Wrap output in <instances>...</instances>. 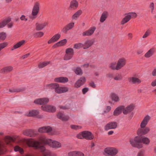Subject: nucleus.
Returning a JSON list of instances; mask_svg holds the SVG:
<instances>
[{"label":"nucleus","instance_id":"nucleus-1","mask_svg":"<svg viewBox=\"0 0 156 156\" xmlns=\"http://www.w3.org/2000/svg\"><path fill=\"white\" fill-rule=\"evenodd\" d=\"M150 142V139L146 137H143L141 138L138 136H136L133 139H131L130 141V142L132 146L135 147L140 149L143 147V144L148 145Z\"/></svg>","mask_w":156,"mask_h":156},{"label":"nucleus","instance_id":"nucleus-2","mask_svg":"<svg viewBox=\"0 0 156 156\" xmlns=\"http://www.w3.org/2000/svg\"><path fill=\"white\" fill-rule=\"evenodd\" d=\"M44 88L46 89L54 90L55 92L58 94L66 93L68 91L69 88L66 87H61L56 83L48 84L44 86Z\"/></svg>","mask_w":156,"mask_h":156},{"label":"nucleus","instance_id":"nucleus-3","mask_svg":"<svg viewBox=\"0 0 156 156\" xmlns=\"http://www.w3.org/2000/svg\"><path fill=\"white\" fill-rule=\"evenodd\" d=\"M39 140L41 143L48 145L53 148H58L61 147V144L56 141L51 139H47L45 137L42 136L40 137Z\"/></svg>","mask_w":156,"mask_h":156},{"label":"nucleus","instance_id":"nucleus-4","mask_svg":"<svg viewBox=\"0 0 156 156\" xmlns=\"http://www.w3.org/2000/svg\"><path fill=\"white\" fill-rule=\"evenodd\" d=\"M26 142L29 147H33L36 149H39L42 152L46 150L44 146L41 145V143L37 141L28 139L26 140Z\"/></svg>","mask_w":156,"mask_h":156},{"label":"nucleus","instance_id":"nucleus-5","mask_svg":"<svg viewBox=\"0 0 156 156\" xmlns=\"http://www.w3.org/2000/svg\"><path fill=\"white\" fill-rule=\"evenodd\" d=\"M137 16V14L135 12H129L126 14L124 17L122 19L121 22V24L123 25L128 21L131 18H135Z\"/></svg>","mask_w":156,"mask_h":156},{"label":"nucleus","instance_id":"nucleus-6","mask_svg":"<svg viewBox=\"0 0 156 156\" xmlns=\"http://www.w3.org/2000/svg\"><path fill=\"white\" fill-rule=\"evenodd\" d=\"M40 3L37 2H36L34 4L31 12V15L34 18L37 17L40 11Z\"/></svg>","mask_w":156,"mask_h":156},{"label":"nucleus","instance_id":"nucleus-7","mask_svg":"<svg viewBox=\"0 0 156 156\" xmlns=\"http://www.w3.org/2000/svg\"><path fill=\"white\" fill-rule=\"evenodd\" d=\"M118 152V149L113 147H106L105 149L104 150V154L112 156H115Z\"/></svg>","mask_w":156,"mask_h":156},{"label":"nucleus","instance_id":"nucleus-8","mask_svg":"<svg viewBox=\"0 0 156 156\" xmlns=\"http://www.w3.org/2000/svg\"><path fill=\"white\" fill-rule=\"evenodd\" d=\"M74 50L72 48H69L66 51V54L64 57L65 60H69L71 59L74 55Z\"/></svg>","mask_w":156,"mask_h":156},{"label":"nucleus","instance_id":"nucleus-9","mask_svg":"<svg viewBox=\"0 0 156 156\" xmlns=\"http://www.w3.org/2000/svg\"><path fill=\"white\" fill-rule=\"evenodd\" d=\"M39 111L37 110H31L25 113V115L29 117H36L38 118L42 117L39 115Z\"/></svg>","mask_w":156,"mask_h":156},{"label":"nucleus","instance_id":"nucleus-10","mask_svg":"<svg viewBox=\"0 0 156 156\" xmlns=\"http://www.w3.org/2000/svg\"><path fill=\"white\" fill-rule=\"evenodd\" d=\"M41 109L43 111L49 112H53L56 111V108L55 106L49 105H42Z\"/></svg>","mask_w":156,"mask_h":156},{"label":"nucleus","instance_id":"nucleus-11","mask_svg":"<svg viewBox=\"0 0 156 156\" xmlns=\"http://www.w3.org/2000/svg\"><path fill=\"white\" fill-rule=\"evenodd\" d=\"M49 99L46 97L36 99L34 101V103L37 104L42 105L48 103L49 101Z\"/></svg>","mask_w":156,"mask_h":156},{"label":"nucleus","instance_id":"nucleus-12","mask_svg":"<svg viewBox=\"0 0 156 156\" xmlns=\"http://www.w3.org/2000/svg\"><path fill=\"white\" fill-rule=\"evenodd\" d=\"M150 128L148 127L144 128H140L137 130V133L139 136H142L147 134L150 131Z\"/></svg>","mask_w":156,"mask_h":156},{"label":"nucleus","instance_id":"nucleus-13","mask_svg":"<svg viewBox=\"0 0 156 156\" xmlns=\"http://www.w3.org/2000/svg\"><path fill=\"white\" fill-rule=\"evenodd\" d=\"M117 123L115 122H112L107 124L105 127V130H108L111 129H115L117 128Z\"/></svg>","mask_w":156,"mask_h":156},{"label":"nucleus","instance_id":"nucleus-14","mask_svg":"<svg viewBox=\"0 0 156 156\" xmlns=\"http://www.w3.org/2000/svg\"><path fill=\"white\" fill-rule=\"evenodd\" d=\"M86 81L84 77H81L74 84V87L75 88H78L82 85Z\"/></svg>","mask_w":156,"mask_h":156},{"label":"nucleus","instance_id":"nucleus-15","mask_svg":"<svg viewBox=\"0 0 156 156\" xmlns=\"http://www.w3.org/2000/svg\"><path fill=\"white\" fill-rule=\"evenodd\" d=\"M126 63V60L125 58H119L117 63L118 70L124 67Z\"/></svg>","mask_w":156,"mask_h":156},{"label":"nucleus","instance_id":"nucleus-16","mask_svg":"<svg viewBox=\"0 0 156 156\" xmlns=\"http://www.w3.org/2000/svg\"><path fill=\"white\" fill-rule=\"evenodd\" d=\"M96 29L95 27H91L88 30L83 32L82 34V35L83 36H90L93 34Z\"/></svg>","mask_w":156,"mask_h":156},{"label":"nucleus","instance_id":"nucleus-17","mask_svg":"<svg viewBox=\"0 0 156 156\" xmlns=\"http://www.w3.org/2000/svg\"><path fill=\"white\" fill-rule=\"evenodd\" d=\"M150 119V117L148 115L145 116L141 122L140 125V127L141 128H145L147 125Z\"/></svg>","mask_w":156,"mask_h":156},{"label":"nucleus","instance_id":"nucleus-18","mask_svg":"<svg viewBox=\"0 0 156 156\" xmlns=\"http://www.w3.org/2000/svg\"><path fill=\"white\" fill-rule=\"evenodd\" d=\"M61 36L60 33H57L54 35L48 41L49 44L56 42L59 40Z\"/></svg>","mask_w":156,"mask_h":156},{"label":"nucleus","instance_id":"nucleus-19","mask_svg":"<svg viewBox=\"0 0 156 156\" xmlns=\"http://www.w3.org/2000/svg\"><path fill=\"white\" fill-rule=\"evenodd\" d=\"M48 22H44L42 23H37L36 24V29L37 30H43L46 26L48 25Z\"/></svg>","mask_w":156,"mask_h":156},{"label":"nucleus","instance_id":"nucleus-20","mask_svg":"<svg viewBox=\"0 0 156 156\" xmlns=\"http://www.w3.org/2000/svg\"><path fill=\"white\" fill-rule=\"evenodd\" d=\"M68 156H85L84 153L80 151H75L69 152Z\"/></svg>","mask_w":156,"mask_h":156},{"label":"nucleus","instance_id":"nucleus-21","mask_svg":"<svg viewBox=\"0 0 156 156\" xmlns=\"http://www.w3.org/2000/svg\"><path fill=\"white\" fill-rule=\"evenodd\" d=\"M74 26V23H70L67 25L62 30V31L64 33H67V31L73 28Z\"/></svg>","mask_w":156,"mask_h":156},{"label":"nucleus","instance_id":"nucleus-22","mask_svg":"<svg viewBox=\"0 0 156 156\" xmlns=\"http://www.w3.org/2000/svg\"><path fill=\"white\" fill-rule=\"evenodd\" d=\"M134 106L133 105H130L127 106L125 108L123 106V112L125 115L128 114L132 111L134 108Z\"/></svg>","mask_w":156,"mask_h":156},{"label":"nucleus","instance_id":"nucleus-23","mask_svg":"<svg viewBox=\"0 0 156 156\" xmlns=\"http://www.w3.org/2000/svg\"><path fill=\"white\" fill-rule=\"evenodd\" d=\"M94 40H87L83 44V48L87 49L89 48L94 43Z\"/></svg>","mask_w":156,"mask_h":156},{"label":"nucleus","instance_id":"nucleus-24","mask_svg":"<svg viewBox=\"0 0 156 156\" xmlns=\"http://www.w3.org/2000/svg\"><path fill=\"white\" fill-rule=\"evenodd\" d=\"M84 138L87 140H91L94 138V136L90 132L88 131H83Z\"/></svg>","mask_w":156,"mask_h":156},{"label":"nucleus","instance_id":"nucleus-25","mask_svg":"<svg viewBox=\"0 0 156 156\" xmlns=\"http://www.w3.org/2000/svg\"><path fill=\"white\" fill-rule=\"evenodd\" d=\"M68 79L67 77H60L54 79V81L56 82L62 83H65L68 81Z\"/></svg>","mask_w":156,"mask_h":156},{"label":"nucleus","instance_id":"nucleus-26","mask_svg":"<svg viewBox=\"0 0 156 156\" xmlns=\"http://www.w3.org/2000/svg\"><path fill=\"white\" fill-rule=\"evenodd\" d=\"M52 130L51 127L49 126H44L40 128L38 131L40 133H49Z\"/></svg>","mask_w":156,"mask_h":156},{"label":"nucleus","instance_id":"nucleus-27","mask_svg":"<svg viewBox=\"0 0 156 156\" xmlns=\"http://www.w3.org/2000/svg\"><path fill=\"white\" fill-rule=\"evenodd\" d=\"M25 41L24 40H23L18 42L13 45V47L11 48V50L13 51L14 49H16L20 48L23 45L25 44Z\"/></svg>","mask_w":156,"mask_h":156},{"label":"nucleus","instance_id":"nucleus-28","mask_svg":"<svg viewBox=\"0 0 156 156\" xmlns=\"http://www.w3.org/2000/svg\"><path fill=\"white\" fill-rule=\"evenodd\" d=\"M123 106H121L116 108L114 110L113 114L114 116H118L123 112Z\"/></svg>","mask_w":156,"mask_h":156},{"label":"nucleus","instance_id":"nucleus-29","mask_svg":"<svg viewBox=\"0 0 156 156\" xmlns=\"http://www.w3.org/2000/svg\"><path fill=\"white\" fill-rule=\"evenodd\" d=\"M78 6V2L76 0H73L70 2L69 8L70 9L74 10L76 9Z\"/></svg>","mask_w":156,"mask_h":156},{"label":"nucleus","instance_id":"nucleus-30","mask_svg":"<svg viewBox=\"0 0 156 156\" xmlns=\"http://www.w3.org/2000/svg\"><path fill=\"white\" fill-rule=\"evenodd\" d=\"M57 116L58 118L63 121H66L69 119L68 116L64 115L61 112H59Z\"/></svg>","mask_w":156,"mask_h":156},{"label":"nucleus","instance_id":"nucleus-31","mask_svg":"<svg viewBox=\"0 0 156 156\" xmlns=\"http://www.w3.org/2000/svg\"><path fill=\"white\" fill-rule=\"evenodd\" d=\"M67 42L66 39H64L55 44L53 46V48H56L61 46L65 45Z\"/></svg>","mask_w":156,"mask_h":156},{"label":"nucleus","instance_id":"nucleus-32","mask_svg":"<svg viewBox=\"0 0 156 156\" xmlns=\"http://www.w3.org/2000/svg\"><path fill=\"white\" fill-rule=\"evenodd\" d=\"M155 49L154 48H151L145 54L144 56L147 58H149L151 57L154 53L155 52Z\"/></svg>","mask_w":156,"mask_h":156},{"label":"nucleus","instance_id":"nucleus-33","mask_svg":"<svg viewBox=\"0 0 156 156\" xmlns=\"http://www.w3.org/2000/svg\"><path fill=\"white\" fill-rule=\"evenodd\" d=\"M129 81L130 82L134 84L139 83L141 82V80L139 78L135 77H132L129 78Z\"/></svg>","mask_w":156,"mask_h":156},{"label":"nucleus","instance_id":"nucleus-34","mask_svg":"<svg viewBox=\"0 0 156 156\" xmlns=\"http://www.w3.org/2000/svg\"><path fill=\"white\" fill-rule=\"evenodd\" d=\"M110 98L112 101L114 102L119 101L120 99L119 96L116 94L114 93H112L110 95Z\"/></svg>","mask_w":156,"mask_h":156},{"label":"nucleus","instance_id":"nucleus-35","mask_svg":"<svg viewBox=\"0 0 156 156\" xmlns=\"http://www.w3.org/2000/svg\"><path fill=\"white\" fill-rule=\"evenodd\" d=\"M108 15L107 12H104L102 13L100 19V21L101 23L104 22L107 18Z\"/></svg>","mask_w":156,"mask_h":156},{"label":"nucleus","instance_id":"nucleus-36","mask_svg":"<svg viewBox=\"0 0 156 156\" xmlns=\"http://www.w3.org/2000/svg\"><path fill=\"white\" fill-rule=\"evenodd\" d=\"M82 13V11L79 10L75 13L72 16L73 20H76L81 15Z\"/></svg>","mask_w":156,"mask_h":156},{"label":"nucleus","instance_id":"nucleus-37","mask_svg":"<svg viewBox=\"0 0 156 156\" xmlns=\"http://www.w3.org/2000/svg\"><path fill=\"white\" fill-rule=\"evenodd\" d=\"M13 69V67L10 66H6L1 70V72L5 73L11 71Z\"/></svg>","mask_w":156,"mask_h":156},{"label":"nucleus","instance_id":"nucleus-38","mask_svg":"<svg viewBox=\"0 0 156 156\" xmlns=\"http://www.w3.org/2000/svg\"><path fill=\"white\" fill-rule=\"evenodd\" d=\"M24 89L23 88H13L9 89V91L11 92H20L23 91Z\"/></svg>","mask_w":156,"mask_h":156},{"label":"nucleus","instance_id":"nucleus-39","mask_svg":"<svg viewBox=\"0 0 156 156\" xmlns=\"http://www.w3.org/2000/svg\"><path fill=\"white\" fill-rule=\"evenodd\" d=\"M110 67L114 70H118L117 65L115 62H112L110 64Z\"/></svg>","mask_w":156,"mask_h":156},{"label":"nucleus","instance_id":"nucleus-40","mask_svg":"<svg viewBox=\"0 0 156 156\" xmlns=\"http://www.w3.org/2000/svg\"><path fill=\"white\" fill-rule=\"evenodd\" d=\"M33 131L29 130L25 131L23 132V134L25 136L31 137L33 136Z\"/></svg>","mask_w":156,"mask_h":156},{"label":"nucleus","instance_id":"nucleus-41","mask_svg":"<svg viewBox=\"0 0 156 156\" xmlns=\"http://www.w3.org/2000/svg\"><path fill=\"white\" fill-rule=\"evenodd\" d=\"M50 63L49 61L44 62L40 63L38 65V67L40 68H42L46 66Z\"/></svg>","mask_w":156,"mask_h":156},{"label":"nucleus","instance_id":"nucleus-42","mask_svg":"<svg viewBox=\"0 0 156 156\" xmlns=\"http://www.w3.org/2000/svg\"><path fill=\"white\" fill-rule=\"evenodd\" d=\"M149 7L150 9L151 13H153L155 9V5L154 3L153 2H150Z\"/></svg>","mask_w":156,"mask_h":156},{"label":"nucleus","instance_id":"nucleus-43","mask_svg":"<svg viewBox=\"0 0 156 156\" xmlns=\"http://www.w3.org/2000/svg\"><path fill=\"white\" fill-rule=\"evenodd\" d=\"M74 71L77 75H81L83 73L82 70L80 68H76L74 69Z\"/></svg>","mask_w":156,"mask_h":156},{"label":"nucleus","instance_id":"nucleus-44","mask_svg":"<svg viewBox=\"0 0 156 156\" xmlns=\"http://www.w3.org/2000/svg\"><path fill=\"white\" fill-rule=\"evenodd\" d=\"M73 48L76 49H79L81 48H83V44L82 43L76 44L74 45Z\"/></svg>","mask_w":156,"mask_h":156},{"label":"nucleus","instance_id":"nucleus-45","mask_svg":"<svg viewBox=\"0 0 156 156\" xmlns=\"http://www.w3.org/2000/svg\"><path fill=\"white\" fill-rule=\"evenodd\" d=\"M5 142L7 144H8L9 142L13 140V138L9 136H6L4 139Z\"/></svg>","mask_w":156,"mask_h":156},{"label":"nucleus","instance_id":"nucleus-46","mask_svg":"<svg viewBox=\"0 0 156 156\" xmlns=\"http://www.w3.org/2000/svg\"><path fill=\"white\" fill-rule=\"evenodd\" d=\"M6 37V34L5 33L2 32L0 33V40H5Z\"/></svg>","mask_w":156,"mask_h":156},{"label":"nucleus","instance_id":"nucleus-47","mask_svg":"<svg viewBox=\"0 0 156 156\" xmlns=\"http://www.w3.org/2000/svg\"><path fill=\"white\" fill-rule=\"evenodd\" d=\"M14 150L15 151H19L21 154L23 153V150L18 146H16L14 147Z\"/></svg>","mask_w":156,"mask_h":156},{"label":"nucleus","instance_id":"nucleus-48","mask_svg":"<svg viewBox=\"0 0 156 156\" xmlns=\"http://www.w3.org/2000/svg\"><path fill=\"white\" fill-rule=\"evenodd\" d=\"M151 33V31L149 30H148L145 32L144 34L142 37L143 38H145L149 36Z\"/></svg>","mask_w":156,"mask_h":156},{"label":"nucleus","instance_id":"nucleus-49","mask_svg":"<svg viewBox=\"0 0 156 156\" xmlns=\"http://www.w3.org/2000/svg\"><path fill=\"white\" fill-rule=\"evenodd\" d=\"M20 20L26 22L28 20V18L24 15H22L20 18Z\"/></svg>","mask_w":156,"mask_h":156},{"label":"nucleus","instance_id":"nucleus-50","mask_svg":"<svg viewBox=\"0 0 156 156\" xmlns=\"http://www.w3.org/2000/svg\"><path fill=\"white\" fill-rule=\"evenodd\" d=\"M71 127L72 129H78L81 128V127L80 126L73 125H71Z\"/></svg>","mask_w":156,"mask_h":156},{"label":"nucleus","instance_id":"nucleus-51","mask_svg":"<svg viewBox=\"0 0 156 156\" xmlns=\"http://www.w3.org/2000/svg\"><path fill=\"white\" fill-rule=\"evenodd\" d=\"M83 131L80 133L78 134L77 135V137L79 139H83Z\"/></svg>","mask_w":156,"mask_h":156},{"label":"nucleus","instance_id":"nucleus-52","mask_svg":"<svg viewBox=\"0 0 156 156\" xmlns=\"http://www.w3.org/2000/svg\"><path fill=\"white\" fill-rule=\"evenodd\" d=\"M44 156H54L51 153L48 151H46L44 152Z\"/></svg>","mask_w":156,"mask_h":156},{"label":"nucleus","instance_id":"nucleus-53","mask_svg":"<svg viewBox=\"0 0 156 156\" xmlns=\"http://www.w3.org/2000/svg\"><path fill=\"white\" fill-rule=\"evenodd\" d=\"M6 24V23L5 21L3 20L0 23V28H2L4 27Z\"/></svg>","mask_w":156,"mask_h":156},{"label":"nucleus","instance_id":"nucleus-54","mask_svg":"<svg viewBox=\"0 0 156 156\" xmlns=\"http://www.w3.org/2000/svg\"><path fill=\"white\" fill-rule=\"evenodd\" d=\"M122 79V77L120 75H118L114 78V80H120Z\"/></svg>","mask_w":156,"mask_h":156},{"label":"nucleus","instance_id":"nucleus-55","mask_svg":"<svg viewBox=\"0 0 156 156\" xmlns=\"http://www.w3.org/2000/svg\"><path fill=\"white\" fill-rule=\"evenodd\" d=\"M111 109V107L110 106H107L106 107V110L104 111V113L103 114H104L105 113L108 112L110 111Z\"/></svg>","mask_w":156,"mask_h":156},{"label":"nucleus","instance_id":"nucleus-56","mask_svg":"<svg viewBox=\"0 0 156 156\" xmlns=\"http://www.w3.org/2000/svg\"><path fill=\"white\" fill-rule=\"evenodd\" d=\"M137 156H145L144 151H141L139 152L137 154Z\"/></svg>","mask_w":156,"mask_h":156},{"label":"nucleus","instance_id":"nucleus-57","mask_svg":"<svg viewBox=\"0 0 156 156\" xmlns=\"http://www.w3.org/2000/svg\"><path fill=\"white\" fill-rule=\"evenodd\" d=\"M36 34L37 37H41L43 36L44 34L42 32H38L36 33Z\"/></svg>","mask_w":156,"mask_h":156},{"label":"nucleus","instance_id":"nucleus-58","mask_svg":"<svg viewBox=\"0 0 156 156\" xmlns=\"http://www.w3.org/2000/svg\"><path fill=\"white\" fill-rule=\"evenodd\" d=\"M89 90L88 88L87 87H85L83 89H82V92L83 94H85L86 93H87Z\"/></svg>","mask_w":156,"mask_h":156},{"label":"nucleus","instance_id":"nucleus-59","mask_svg":"<svg viewBox=\"0 0 156 156\" xmlns=\"http://www.w3.org/2000/svg\"><path fill=\"white\" fill-rule=\"evenodd\" d=\"M30 55V53H27V54H26L23 55L21 57V58L24 59H25L27 58Z\"/></svg>","mask_w":156,"mask_h":156},{"label":"nucleus","instance_id":"nucleus-60","mask_svg":"<svg viewBox=\"0 0 156 156\" xmlns=\"http://www.w3.org/2000/svg\"><path fill=\"white\" fill-rule=\"evenodd\" d=\"M4 148L1 146V144H0V154H3L4 153Z\"/></svg>","mask_w":156,"mask_h":156},{"label":"nucleus","instance_id":"nucleus-61","mask_svg":"<svg viewBox=\"0 0 156 156\" xmlns=\"http://www.w3.org/2000/svg\"><path fill=\"white\" fill-rule=\"evenodd\" d=\"M11 20V19L10 18H8L4 20L6 24L9 23Z\"/></svg>","mask_w":156,"mask_h":156},{"label":"nucleus","instance_id":"nucleus-62","mask_svg":"<svg viewBox=\"0 0 156 156\" xmlns=\"http://www.w3.org/2000/svg\"><path fill=\"white\" fill-rule=\"evenodd\" d=\"M88 66L89 64L88 63H86L82 65L81 66V67L83 68H85L88 67Z\"/></svg>","mask_w":156,"mask_h":156},{"label":"nucleus","instance_id":"nucleus-63","mask_svg":"<svg viewBox=\"0 0 156 156\" xmlns=\"http://www.w3.org/2000/svg\"><path fill=\"white\" fill-rule=\"evenodd\" d=\"M151 85L153 87L156 86V79L153 81L151 83Z\"/></svg>","mask_w":156,"mask_h":156},{"label":"nucleus","instance_id":"nucleus-64","mask_svg":"<svg viewBox=\"0 0 156 156\" xmlns=\"http://www.w3.org/2000/svg\"><path fill=\"white\" fill-rule=\"evenodd\" d=\"M152 75L154 76H156V68L154 69L152 72Z\"/></svg>","mask_w":156,"mask_h":156}]
</instances>
